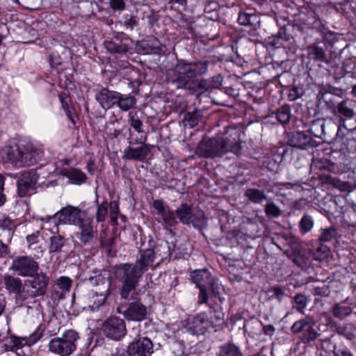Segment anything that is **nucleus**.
Returning a JSON list of instances; mask_svg holds the SVG:
<instances>
[{"mask_svg":"<svg viewBox=\"0 0 356 356\" xmlns=\"http://www.w3.org/2000/svg\"><path fill=\"white\" fill-rule=\"evenodd\" d=\"M6 160L16 167H23L22 148L10 147L6 149Z\"/></svg>","mask_w":356,"mask_h":356,"instance_id":"obj_29","label":"nucleus"},{"mask_svg":"<svg viewBox=\"0 0 356 356\" xmlns=\"http://www.w3.org/2000/svg\"><path fill=\"white\" fill-rule=\"evenodd\" d=\"M325 123L322 120L314 121L312 125V131L315 136L320 137L324 134Z\"/></svg>","mask_w":356,"mask_h":356,"instance_id":"obj_50","label":"nucleus"},{"mask_svg":"<svg viewBox=\"0 0 356 356\" xmlns=\"http://www.w3.org/2000/svg\"><path fill=\"white\" fill-rule=\"evenodd\" d=\"M56 285L63 292H67L71 287L72 280L67 277H60L57 280Z\"/></svg>","mask_w":356,"mask_h":356,"instance_id":"obj_49","label":"nucleus"},{"mask_svg":"<svg viewBox=\"0 0 356 356\" xmlns=\"http://www.w3.org/2000/svg\"><path fill=\"white\" fill-rule=\"evenodd\" d=\"M79 339V334L73 330L65 331L62 337L50 340L48 349L52 353L59 356H70L76 349V343Z\"/></svg>","mask_w":356,"mask_h":356,"instance_id":"obj_4","label":"nucleus"},{"mask_svg":"<svg viewBox=\"0 0 356 356\" xmlns=\"http://www.w3.org/2000/svg\"><path fill=\"white\" fill-rule=\"evenodd\" d=\"M101 330L107 338L115 341L121 340L127 334L125 322L117 316H111L102 325Z\"/></svg>","mask_w":356,"mask_h":356,"instance_id":"obj_10","label":"nucleus"},{"mask_svg":"<svg viewBox=\"0 0 356 356\" xmlns=\"http://www.w3.org/2000/svg\"><path fill=\"white\" fill-rule=\"evenodd\" d=\"M238 22L243 26H252L254 29L259 26V18L253 13H248L245 11H241L238 17Z\"/></svg>","mask_w":356,"mask_h":356,"instance_id":"obj_28","label":"nucleus"},{"mask_svg":"<svg viewBox=\"0 0 356 356\" xmlns=\"http://www.w3.org/2000/svg\"><path fill=\"white\" fill-rule=\"evenodd\" d=\"M60 102L61 103L62 107L64 109L67 118L74 123L72 114L74 112L73 108L70 105V99L69 97L66 94H60L59 95Z\"/></svg>","mask_w":356,"mask_h":356,"instance_id":"obj_44","label":"nucleus"},{"mask_svg":"<svg viewBox=\"0 0 356 356\" xmlns=\"http://www.w3.org/2000/svg\"><path fill=\"white\" fill-rule=\"evenodd\" d=\"M265 213L268 217L278 218L282 214V211L273 202H269L265 205Z\"/></svg>","mask_w":356,"mask_h":356,"instance_id":"obj_47","label":"nucleus"},{"mask_svg":"<svg viewBox=\"0 0 356 356\" xmlns=\"http://www.w3.org/2000/svg\"><path fill=\"white\" fill-rule=\"evenodd\" d=\"M138 24V20L136 17L132 15H127L125 17L124 26L130 30H133L134 28Z\"/></svg>","mask_w":356,"mask_h":356,"instance_id":"obj_57","label":"nucleus"},{"mask_svg":"<svg viewBox=\"0 0 356 356\" xmlns=\"http://www.w3.org/2000/svg\"><path fill=\"white\" fill-rule=\"evenodd\" d=\"M274 114L280 124H286L291 118V108L289 105H283L278 108Z\"/></svg>","mask_w":356,"mask_h":356,"instance_id":"obj_38","label":"nucleus"},{"mask_svg":"<svg viewBox=\"0 0 356 356\" xmlns=\"http://www.w3.org/2000/svg\"><path fill=\"white\" fill-rule=\"evenodd\" d=\"M17 227V223L8 217L0 220V229L5 233V236L9 241L11 240Z\"/></svg>","mask_w":356,"mask_h":356,"instance_id":"obj_33","label":"nucleus"},{"mask_svg":"<svg viewBox=\"0 0 356 356\" xmlns=\"http://www.w3.org/2000/svg\"><path fill=\"white\" fill-rule=\"evenodd\" d=\"M118 97V92L104 88L96 93L95 99L102 108L108 110L116 106Z\"/></svg>","mask_w":356,"mask_h":356,"instance_id":"obj_23","label":"nucleus"},{"mask_svg":"<svg viewBox=\"0 0 356 356\" xmlns=\"http://www.w3.org/2000/svg\"><path fill=\"white\" fill-rule=\"evenodd\" d=\"M86 211L81 210L79 207L68 205L61 209L57 212L56 215L60 222L76 225L84 216H86Z\"/></svg>","mask_w":356,"mask_h":356,"instance_id":"obj_17","label":"nucleus"},{"mask_svg":"<svg viewBox=\"0 0 356 356\" xmlns=\"http://www.w3.org/2000/svg\"><path fill=\"white\" fill-rule=\"evenodd\" d=\"M31 279L25 281L26 291L19 294L20 299L31 300L44 296L49 284V277L43 272L36 273Z\"/></svg>","mask_w":356,"mask_h":356,"instance_id":"obj_5","label":"nucleus"},{"mask_svg":"<svg viewBox=\"0 0 356 356\" xmlns=\"http://www.w3.org/2000/svg\"><path fill=\"white\" fill-rule=\"evenodd\" d=\"M10 269L22 277H33L39 270V265L32 257L20 256L13 259Z\"/></svg>","mask_w":356,"mask_h":356,"instance_id":"obj_11","label":"nucleus"},{"mask_svg":"<svg viewBox=\"0 0 356 356\" xmlns=\"http://www.w3.org/2000/svg\"><path fill=\"white\" fill-rule=\"evenodd\" d=\"M244 196L254 204H261L267 200V195L264 189L248 188Z\"/></svg>","mask_w":356,"mask_h":356,"instance_id":"obj_32","label":"nucleus"},{"mask_svg":"<svg viewBox=\"0 0 356 356\" xmlns=\"http://www.w3.org/2000/svg\"><path fill=\"white\" fill-rule=\"evenodd\" d=\"M262 330L265 335L272 336L275 332V327L273 325H266L263 326Z\"/></svg>","mask_w":356,"mask_h":356,"instance_id":"obj_63","label":"nucleus"},{"mask_svg":"<svg viewBox=\"0 0 356 356\" xmlns=\"http://www.w3.org/2000/svg\"><path fill=\"white\" fill-rule=\"evenodd\" d=\"M241 150V145L238 138L231 139L218 136L204 138L196 147L195 153L200 157L216 159L228 152L238 155Z\"/></svg>","mask_w":356,"mask_h":356,"instance_id":"obj_2","label":"nucleus"},{"mask_svg":"<svg viewBox=\"0 0 356 356\" xmlns=\"http://www.w3.org/2000/svg\"><path fill=\"white\" fill-rule=\"evenodd\" d=\"M352 313V308L343 303H337L332 308V314L335 318L343 319Z\"/></svg>","mask_w":356,"mask_h":356,"instance_id":"obj_40","label":"nucleus"},{"mask_svg":"<svg viewBox=\"0 0 356 356\" xmlns=\"http://www.w3.org/2000/svg\"><path fill=\"white\" fill-rule=\"evenodd\" d=\"M128 122L133 129L136 128L137 127H138L143 126V122L140 120L137 112H130L129 113Z\"/></svg>","mask_w":356,"mask_h":356,"instance_id":"obj_51","label":"nucleus"},{"mask_svg":"<svg viewBox=\"0 0 356 356\" xmlns=\"http://www.w3.org/2000/svg\"><path fill=\"white\" fill-rule=\"evenodd\" d=\"M93 274V275H91L88 278L89 284L91 286H101L102 288V291H104V293L108 291L109 283L106 277H104L99 271H95Z\"/></svg>","mask_w":356,"mask_h":356,"instance_id":"obj_37","label":"nucleus"},{"mask_svg":"<svg viewBox=\"0 0 356 356\" xmlns=\"http://www.w3.org/2000/svg\"><path fill=\"white\" fill-rule=\"evenodd\" d=\"M76 225L79 229L76 236L81 243L85 245L90 243L97 232L93 225V218L87 216V215L84 216Z\"/></svg>","mask_w":356,"mask_h":356,"instance_id":"obj_15","label":"nucleus"},{"mask_svg":"<svg viewBox=\"0 0 356 356\" xmlns=\"http://www.w3.org/2000/svg\"><path fill=\"white\" fill-rule=\"evenodd\" d=\"M291 331L295 334H300V338L304 343L314 341L320 335L316 322L310 316H306L294 322L291 327Z\"/></svg>","mask_w":356,"mask_h":356,"instance_id":"obj_7","label":"nucleus"},{"mask_svg":"<svg viewBox=\"0 0 356 356\" xmlns=\"http://www.w3.org/2000/svg\"><path fill=\"white\" fill-rule=\"evenodd\" d=\"M63 175L70 179L73 183L81 184L85 182L86 175L79 169L70 168L63 170Z\"/></svg>","mask_w":356,"mask_h":356,"instance_id":"obj_34","label":"nucleus"},{"mask_svg":"<svg viewBox=\"0 0 356 356\" xmlns=\"http://www.w3.org/2000/svg\"><path fill=\"white\" fill-rule=\"evenodd\" d=\"M326 247H319L315 252H313V258L314 260L321 261L325 256L323 254L325 253Z\"/></svg>","mask_w":356,"mask_h":356,"instance_id":"obj_61","label":"nucleus"},{"mask_svg":"<svg viewBox=\"0 0 356 356\" xmlns=\"http://www.w3.org/2000/svg\"><path fill=\"white\" fill-rule=\"evenodd\" d=\"M355 102L346 99L338 103L336 107V115L338 118L339 129L344 128L349 131L354 130L355 124H350L348 122L353 120L355 116Z\"/></svg>","mask_w":356,"mask_h":356,"instance_id":"obj_9","label":"nucleus"},{"mask_svg":"<svg viewBox=\"0 0 356 356\" xmlns=\"http://www.w3.org/2000/svg\"><path fill=\"white\" fill-rule=\"evenodd\" d=\"M44 328L40 325L29 337H22L23 346H31L35 343L42 337Z\"/></svg>","mask_w":356,"mask_h":356,"instance_id":"obj_41","label":"nucleus"},{"mask_svg":"<svg viewBox=\"0 0 356 356\" xmlns=\"http://www.w3.org/2000/svg\"><path fill=\"white\" fill-rule=\"evenodd\" d=\"M213 313L214 318H216V322L218 323L219 321H222L223 319V314L222 312L214 308L213 307L210 306V314Z\"/></svg>","mask_w":356,"mask_h":356,"instance_id":"obj_62","label":"nucleus"},{"mask_svg":"<svg viewBox=\"0 0 356 356\" xmlns=\"http://www.w3.org/2000/svg\"><path fill=\"white\" fill-rule=\"evenodd\" d=\"M209 62L197 60L189 62L181 59L168 71L167 79L177 89H193V78L202 76L207 73Z\"/></svg>","mask_w":356,"mask_h":356,"instance_id":"obj_1","label":"nucleus"},{"mask_svg":"<svg viewBox=\"0 0 356 356\" xmlns=\"http://www.w3.org/2000/svg\"><path fill=\"white\" fill-rule=\"evenodd\" d=\"M105 298L104 291H90L83 297V309L95 311L104 305Z\"/></svg>","mask_w":356,"mask_h":356,"instance_id":"obj_22","label":"nucleus"},{"mask_svg":"<svg viewBox=\"0 0 356 356\" xmlns=\"http://www.w3.org/2000/svg\"><path fill=\"white\" fill-rule=\"evenodd\" d=\"M333 353L334 356H353L346 348H337L334 346Z\"/></svg>","mask_w":356,"mask_h":356,"instance_id":"obj_59","label":"nucleus"},{"mask_svg":"<svg viewBox=\"0 0 356 356\" xmlns=\"http://www.w3.org/2000/svg\"><path fill=\"white\" fill-rule=\"evenodd\" d=\"M335 187L338 188L341 191H350L351 186L348 182L341 181L340 180H337L334 183Z\"/></svg>","mask_w":356,"mask_h":356,"instance_id":"obj_58","label":"nucleus"},{"mask_svg":"<svg viewBox=\"0 0 356 356\" xmlns=\"http://www.w3.org/2000/svg\"><path fill=\"white\" fill-rule=\"evenodd\" d=\"M206 313H200L187 319L186 329L193 334H204L213 325Z\"/></svg>","mask_w":356,"mask_h":356,"instance_id":"obj_13","label":"nucleus"},{"mask_svg":"<svg viewBox=\"0 0 356 356\" xmlns=\"http://www.w3.org/2000/svg\"><path fill=\"white\" fill-rule=\"evenodd\" d=\"M67 240L62 236L57 234L50 237V243L49 245V252L52 253H60L63 251Z\"/></svg>","mask_w":356,"mask_h":356,"instance_id":"obj_35","label":"nucleus"},{"mask_svg":"<svg viewBox=\"0 0 356 356\" xmlns=\"http://www.w3.org/2000/svg\"><path fill=\"white\" fill-rule=\"evenodd\" d=\"M270 291L273 293L272 297L277 299L279 302H282L285 296L284 291L281 286H273L271 288Z\"/></svg>","mask_w":356,"mask_h":356,"instance_id":"obj_56","label":"nucleus"},{"mask_svg":"<svg viewBox=\"0 0 356 356\" xmlns=\"http://www.w3.org/2000/svg\"><path fill=\"white\" fill-rule=\"evenodd\" d=\"M129 356H151L154 353V344L147 337H139L127 346Z\"/></svg>","mask_w":356,"mask_h":356,"instance_id":"obj_12","label":"nucleus"},{"mask_svg":"<svg viewBox=\"0 0 356 356\" xmlns=\"http://www.w3.org/2000/svg\"><path fill=\"white\" fill-rule=\"evenodd\" d=\"M108 204L106 201L98 205L95 215L97 222H102L105 220L108 214Z\"/></svg>","mask_w":356,"mask_h":356,"instance_id":"obj_48","label":"nucleus"},{"mask_svg":"<svg viewBox=\"0 0 356 356\" xmlns=\"http://www.w3.org/2000/svg\"><path fill=\"white\" fill-rule=\"evenodd\" d=\"M38 179V175L34 171L30 170L23 172L17 181L19 196L24 197L35 193Z\"/></svg>","mask_w":356,"mask_h":356,"instance_id":"obj_14","label":"nucleus"},{"mask_svg":"<svg viewBox=\"0 0 356 356\" xmlns=\"http://www.w3.org/2000/svg\"><path fill=\"white\" fill-rule=\"evenodd\" d=\"M23 167L30 166L37 163L44 156V149L42 145L28 143L22 147Z\"/></svg>","mask_w":356,"mask_h":356,"instance_id":"obj_16","label":"nucleus"},{"mask_svg":"<svg viewBox=\"0 0 356 356\" xmlns=\"http://www.w3.org/2000/svg\"><path fill=\"white\" fill-rule=\"evenodd\" d=\"M293 300L295 303L294 307L298 312L303 314L308 302L307 296L302 293H298L294 296Z\"/></svg>","mask_w":356,"mask_h":356,"instance_id":"obj_46","label":"nucleus"},{"mask_svg":"<svg viewBox=\"0 0 356 356\" xmlns=\"http://www.w3.org/2000/svg\"><path fill=\"white\" fill-rule=\"evenodd\" d=\"M153 207L156 210V214L165 227H172L177 224L176 217L172 211L162 200H156L153 202Z\"/></svg>","mask_w":356,"mask_h":356,"instance_id":"obj_21","label":"nucleus"},{"mask_svg":"<svg viewBox=\"0 0 356 356\" xmlns=\"http://www.w3.org/2000/svg\"><path fill=\"white\" fill-rule=\"evenodd\" d=\"M302 95V93L300 88L298 87H293L289 90L287 97L289 101L293 102L301 97Z\"/></svg>","mask_w":356,"mask_h":356,"instance_id":"obj_54","label":"nucleus"},{"mask_svg":"<svg viewBox=\"0 0 356 356\" xmlns=\"http://www.w3.org/2000/svg\"><path fill=\"white\" fill-rule=\"evenodd\" d=\"M222 81L223 77L220 74L213 76L209 79L211 90L219 88L222 86Z\"/></svg>","mask_w":356,"mask_h":356,"instance_id":"obj_53","label":"nucleus"},{"mask_svg":"<svg viewBox=\"0 0 356 356\" xmlns=\"http://www.w3.org/2000/svg\"><path fill=\"white\" fill-rule=\"evenodd\" d=\"M123 314L128 321H141L147 316V308L139 302H134L129 305Z\"/></svg>","mask_w":356,"mask_h":356,"instance_id":"obj_24","label":"nucleus"},{"mask_svg":"<svg viewBox=\"0 0 356 356\" xmlns=\"http://www.w3.org/2000/svg\"><path fill=\"white\" fill-rule=\"evenodd\" d=\"M137 100L131 94L118 92L116 106L122 111H127L135 107Z\"/></svg>","mask_w":356,"mask_h":356,"instance_id":"obj_27","label":"nucleus"},{"mask_svg":"<svg viewBox=\"0 0 356 356\" xmlns=\"http://www.w3.org/2000/svg\"><path fill=\"white\" fill-rule=\"evenodd\" d=\"M110 6L115 10H123L125 8V3L123 0H111Z\"/></svg>","mask_w":356,"mask_h":356,"instance_id":"obj_60","label":"nucleus"},{"mask_svg":"<svg viewBox=\"0 0 356 356\" xmlns=\"http://www.w3.org/2000/svg\"><path fill=\"white\" fill-rule=\"evenodd\" d=\"M119 213V206L117 202L112 201L110 202V215L112 222H115L118 219Z\"/></svg>","mask_w":356,"mask_h":356,"instance_id":"obj_55","label":"nucleus"},{"mask_svg":"<svg viewBox=\"0 0 356 356\" xmlns=\"http://www.w3.org/2000/svg\"><path fill=\"white\" fill-rule=\"evenodd\" d=\"M133 143L132 145H134ZM141 146L134 147L129 144L123 151L122 159L126 160H133L143 161L151 151V145L145 143H138Z\"/></svg>","mask_w":356,"mask_h":356,"instance_id":"obj_20","label":"nucleus"},{"mask_svg":"<svg viewBox=\"0 0 356 356\" xmlns=\"http://www.w3.org/2000/svg\"><path fill=\"white\" fill-rule=\"evenodd\" d=\"M286 141L289 145L301 149L316 146L315 141L309 135L300 131L288 133Z\"/></svg>","mask_w":356,"mask_h":356,"instance_id":"obj_18","label":"nucleus"},{"mask_svg":"<svg viewBox=\"0 0 356 356\" xmlns=\"http://www.w3.org/2000/svg\"><path fill=\"white\" fill-rule=\"evenodd\" d=\"M129 38L125 36L122 38L116 37L112 40L105 41L104 46L111 53L125 54L129 50Z\"/></svg>","mask_w":356,"mask_h":356,"instance_id":"obj_26","label":"nucleus"},{"mask_svg":"<svg viewBox=\"0 0 356 356\" xmlns=\"http://www.w3.org/2000/svg\"><path fill=\"white\" fill-rule=\"evenodd\" d=\"M143 127H137L134 129L137 132V135L134 134H130L129 138V143L132 145L133 143H145L147 140V133L142 129Z\"/></svg>","mask_w":356,"mask_h":356,"instance_id":"obj_42","label":"nucleus"},{"mask_svg":"<svg viewBox=\"0 0 356 356\" xmlns=\"http://www.w3.org/2000/svg\"><path fill=\"white\" fill-rule=\"evenodd\" d=\"M23 346L22 337H17L9 334L8 332H6L5 339L3 340L2 350L14 351L15 350H17L22 348Z\"/></svg>","mask_w":356,"mask_h":356,"instance_id":"obj_30","label":"nucleus"},{"mask_svg":"<svg viewBox=\"0 0 356 356\" xmlns=\"http://www.w3.org/2000/svg\"><path fill=\"white\" fill-rule=\"evenodd\" d=\"M201 118V113L199 111L188 113L185 116L184 122L186 126L193 128L198 124Z\"/></svg>","mask_w":356,"mask_h":356,"instance_id":"obj_45","label":"nucleus"},{"mask_svg":"<svg viewBox=\"0 0 356 356\" xmlns=\"http://www.w3.org/2000/svg\"><path fill=\"white\" fill-rule=\"evenodd\" d=\"M218 356H243L240 348L233 343H225L220 346Z\"/></svg>","mask_w":356,"mask_h":356,"instance_id":"obj_39","label":"nucleus"},{"mask_svg":"<svg viewBox=\"0 0 356 356\" xmlns=\"http://www.w3.org/2000/svg\"><path fill=\"white\" fill-rule=\"evenodd\" d=\"M322 27H323V31H322L323 38V40L326 42H327L329 44H332L335 41L337 40V33H335L334 32H332L331 31H329L327 29H325L323 26H322Z\"/></svg>","mask_w":356,"mask_h":356,"instance_id":"obj_52","label":"nucleus"},{"mask_svg":"<svg viewBox=\"0 0 356 356\" xmlns=\"http://www.w3.org/2000/svg\"><path fill=\"white\" fill-rule=\"evenodd\" d=\"M143 274L141 270L132 264H121L116 266L115 275L122 283L120 294L127 299L131 291L135 289Z\"/></svg>","mask_w":356,"mask_h":356,"instance_id":"obj_3","label":"nucleus"},{"mask_svg":"<svg viewBox=\"0 0 356 356\" xmlns=\"http://www.w3.org/2000/svg\"><path fill=\"white\" fill-rule=\"evenodd\" d=\"M192 282L200 289L198 302L207 303L208 296L207 291H211L213 294L218 293L215 286L214 279L210 272L207 269L195 270L191 273Z\"/></svg>","mask_w":356,"mask_h":356,"instance_id":"obj_6","label":"nucleus"},{"mask_svg":"<svg viewBox=\"0 0 356 356\" xmlns=\"http://www.w3.org/2000/svg\"><path fill=\"white\" fill-rule=\"evenodd\" d=\"M321 233L318 237V240L321 243H328L333 241H336L340 237V235L337 231V229L334 227H330L320 230Z\"/></svg>","mask_w":356,"mask_h":356,"instance_id":"obj_36","label":"nucleus"},{"mask_svg":"<svg viewBox=\"0 0 356 356\" xmlns=\"http://www.w3.org/2000/svg\"><path fill=\"white\" fill-rule=\"evenodd\" d=\"M154 260V250L149 248L140 250L139 256L137 258L136 262L134 264L136 265V266H137L138 268H139V270H141V273L143 274L149 269V268H151L153 266Z\"/></svg>","mask_w":356,"mask_h":356,"instance_id":"obj_25","label":"nucleus"},{"mask_svg":"<svg viewBox=\"0 0 356 356\" xmlns=\"http://www.w3.org/2000/svg\"><path fill=\"white\" fill-rule=\"evenodd\" d=\"M314 225L312 217L308 214H305L300 222L299 228L302 234H305L312 230Z\"/></svg>","mask_w":356,"mask_h":356,"instance_id":"obj_43","label":"nucleus"},{"mask_svg":"<svg viewBox=\"0 0 356 356\" xmlns=\"http://www.w3.org/2000/svg\"><path fill=\"white\" fill-rule=\"evenodd\" d=\"M3 283L5 288L10 293L15 294V300L17 302L23 304L27 302V300L19 298V294L26 291L25 286H23L22 281L19 277L10 275H4L3 277Z\"/></svg>","mask_w":356,"mask_h":356,"instance_id":"obj_19","label":"nucleus"},{"mask_svg":"<svg viewBox=\"0 0 356 356\" xmlns=\"http://www.w3.org/2000/svg\"><path fill=\"white\" fill-rule=\"evenodd\" d=\"M307 57L316 61L328 63L325 51L323 47L316 44L309 46L307 48Z\"/></svg>","mask_w":356,"mask_h":356,"instance_id":"obj_31","label":"nucleus"},{"mask_svg":"<svg viewBox=\"0 0 356 356\" xmlns=\"http://www.w3.org/2000/svg\"><path fill=\"white\" fill-rule=\"evenodd\" d=\"M177 216L184 224H192L195 228H201L206 225L207 219L200 210L192 209L186 203L181 204L176 210Z\"/></svg>","mask_w":356,"mask_h":356,"instance_id":"obj_8","label":"nucleus"},{"mask_svg":"<svg viewBox=\"0 0 356 356\" xmlns=\"http://www.w3.org/2000/svg\"><path fill=\"white\" fill-rule=\"evenodd\" d=\"M39 232L27 235L26 241L29 244H35L38 241Z\"/></svg>","mask_w":356,"mask_h":356,"instance_id":"obj_64","label":"nucleus"}]
</instances>
